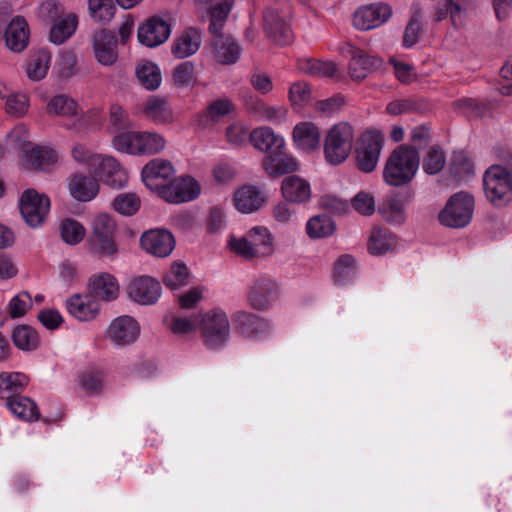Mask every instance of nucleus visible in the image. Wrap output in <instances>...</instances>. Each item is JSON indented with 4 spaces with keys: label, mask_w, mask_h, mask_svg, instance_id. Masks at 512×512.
Here are the masks:
<instances>
[{
    "label": "nucleus",
    "mask_w": 512,
    "mask_h": 512,
    "mask_svg": "<svg viewBox=\"0 0 512 512\" xmlns=\"http://www.w3.org/2000/svg\"><path fill=\"white\" fill-rule=\"evenodd\" d=\"M351 59L349 62V75L353 80L361 81L368 74L378 70L383 61L380 57L367 54L360 48L349 46Z\"/></svg>",
    "instance_id": "obj_23"
},
{
    "label": "nucleus",
    "mask_w": 512,
    "mask_h": 512,
    "mask_svg": "<svg viewBox=\"0 0 512 512\" xmlns=\"http://www.w3.org/2000/svg\"><path fill=\"white\" fill-rule=\"evenodd\" d=\"M384 145V138L376 130L361 134L355 149V160L358 169L364 173L375 170Z\"/></svg>",
    "instance_id": "obj_8"
},
{
    "label": "nucleus",
    "mask_w": 512,
    "mask_h": 512,
    "mask_svg": "<svg viewBox=\"0 0 512 512\" xmlns=\"http://www.w3.org/2000/svg\"><path fill=\"white\" fill-rule=\"evenodd\" d=\"M171 53L177 59H184L192 55V31L190 29H186L174 39Z\"/></svg>",
    "instance_id": "obj_63"
},
{
    "label": "nucleus",
    "mask_w": 512,
    "mask_h": 512,
    "mask_svg": "<svg viewBox=\"0 0 512 512\" xmlns=\"http://www.w3.org/2000/svg\"><path fill=\"white\" fill-rule=\"evenodd\" d=\"M250 143L258 150L265 151L267 154L285 148V141L274 133L269 127H260L250 132Z\"/></svg>",
    "instance_id": "obj_33"
},
{
    "label": "nucleus",
    "mask_w": 512,
    "mask_h": 512,
    "mask_svg": "<svg viewBox=\"0 0 512 512\" xmlns=\"http://www.w3.org/2000/svg\"><path fill=\"white\" fill-rule=\"evenodd\" d=\"M50 54L46 50H40L30 56L26 64V75L32 81L43 79L50 65Z\"/></svg>",
    "instance_id": "obj_44"
},
{
    "label": "nucleus",
    "mask_w": 512,
    "mask_h": 512,
    "mask_svg": "<svg viewBox=\"0 0 512 512\" xmlns=\"http://www.w3.org/2000/svg\"><path fill=\"white\" fill-rule=\"evenodd\" d=\"M474 197L464 191L452 195L444 209L439 214L441 224L451 228H463L472 219Z\"/></svg>",
    "instance_id": "obj_7"
},
{
    "label": "nucleus",
    "mask_w": 512,
    "mask_h": 512,
    "mask_svg": "<svg viewBox=\"0 0 512 512\" xmlns=\"http://www.w3.org/2000/svg\"><path fill=\"white\" fill-rule=\"evenodd\" d=\"M28 382V376L22 372L0 373V399L7 402L14 398V394L23 390Z\"/></svg>",
    "instance_id": "obj_38"
},
{
    "label": "nucleus",
    "mask_w": 512,
    "mask_h": 512,
    "mask_svg": "<svg viewBox=\"0 0 512 512\" xmlns=\"http://www.w3.org/2000/svg\"><path fill=\"white\" fill-rule=\"evenodd\" d=\"M139 157L154 156L166 148L165 137L152 130H138Z\"/></svg>",
    "instance_id": "obj_39"
},
{
    "label": "nucleus",
    "mask_w": 512,
    "mask_h": 512,
    "mask_svg": "<svg viewBox=\"0 0 512 512\" xmlns=\"http://www.w3.org/2000/svg\"><path fill=\"white\" fill-rule=\"evenodd\" d=\"M190 283L189 267L182 261L178 260L172 263L170 271L164 277V284L171 291L177 293Z\"/></svg>",
    "instance_id": "obj_43"
},
{
    "label": "nucleus",
    "mask_w": 512,
    "mask_h": 512,
    "mask_svg": "<svg viewBox=\"0 0 512 512\" xmlns=\"http://www.w3.org/2000/svg\"><path fill=\"white\" fill-rule=\"evenodd\" d=\"M67 189L74 200L90 202L97 197L100 185L91 174L76 171L67 178Z\"/></svg>",
    "instance_id": "obj_21"
},
{
    "label": "nucleus",
    "mask_w": 512,
    "mask_h": 512,
    "mask_svg": "<svg viewBox=\"0 0 512 512\" xmlns=\"http://www.w3.org/2000/svg\"><path fill=\"white\" fill-rule=\"evenodd\" d=\"M6 407L19 420L32 422L39 419L40 413L37 404L26 396L16 395L14 398L8 399Z\"/></svg>",
    "instance_id": "obj_35"
},
{
    "label": "nucleus",
    "mask_w": 512,
    "mask_h": 512,
    "mask_svg": "<svg viewBox=\"0 0 512 512\" xmlns=\"http://www.w3.org/2000/svg\"><path fill=\"white\" fill-rule=\"evenodd\" d=\"M89 293L96 299L104 302L116 300L120 294V286L116 277L110 273L102 272L89 279Z\"/></svg>",
    "instance_id": "obj_25"
},
{
    "label": "nucleus",
    "mask_w": 512,
    "mask_h": 512,
    "mask_svg": "<svg viewBox=\"0 0 512 512\" xmlns=\"http://www.w3.org/2000/svg\"><path fill=\"white\" fill-rule=\"evenodd\" d=\"M128 298L144 306L154 305L162 295L160 282L149 275H141L133 278L126 287Z\"/></svg>",
    "instance_id": "obj_11"
},
{
    "label": "nucleus",
    "mask_w": 512,
    "mask_h": 512,
    "mask_svg": "<svg viewBox=\"0 0 512 512\" xmlns=\"http://www.w3.org/2000/svg\"><path fill=\"white\" fill-rule=\"evenodd\" d=\"M378 211L391 224H402L406 218L403 201L397 197L384 200Z\"/></svg>",
    "instance_id": "obj_50"
},
{
    "label": "nucleus",
    "mask_w": 512,
    "mask_h": 512,
    "mask_svg": "<svg viewBox=\"0 0 512 512\" xmlns=\"http://www.w3.org/2000/svg\"><path fill=\"white\" fill-rule=\"evenodd\" d=\"M117 223L108 213H96L90 222L87 240L89 252L97 257L114 260L119 254L116 241Z\"/></svg>",
    "instance_id": "obj_2"
},
{
    "label": "nucleus",
    "mask_w": 512,
    "mask_h": 512,
    "mask_svg": "<svg viewBox=\"0 0 512 512\" xmlns=\"http://www.w3.org/2000/svg\"><path fill=\"white\" fill-rule=\"evenodd\" d=\"M100 155L101 153L95 151L85 143L77 142L73 144L71 148V157L73 161L77 165L85 168L89 174L95 166Z\"/></svg>",
    "instance_id": "obj_48"
},
{
    "label": "nucleus",
    "mask_w": 512,
    "mask_h": 512,
    "mask_svg": "<svg viewBox=\"0 0 512 512\" xmlns=\"http://www.w3.org/2000/svg\"><path fill=\"white\" fill-rule=\"evenodd\" d=\"M88 9L93 19L108 22L113 18L116 6L114 0H88Z\"/></svg>",
    "instance_id": "obj_60"
},
{
    "label": "nucleus",
    "mask_w": 512,
    "mask_h": 512,
    "mask_svg": "<svg viewBox=\"0 0 512 512\" xmlns=\"http://www.w3.org/2000/svg\"><path fill=\"white\" fill-rule=\"evenodd\" d=\"M277 298V284L271 278L262 277L255 281L248 300L257 310L268 309Z\"/></svg>",
    "instance_id": "obj_26"
},
{
    "label": "nucleus",
    "mask_w": 512,
    "mask_h": 512,
    "mask_svg": "<svg viewBox=\"0 0 512 512\" xmlns=\"http://www.w3.org/2000/svg\"><path fill=\"white\" fill-rule=\"evenodd\" d=\"M140 336L138 321L129 315L113 319L105 331V338L117 347L133 344Z\"/></svg>",
    "instance_id": "obj_12"
},
{
    "label": "nucleus",
    "mask_w": 512,
    "mask_h": 512,
    "mask_svg": "<svg viewBox=\"0 0 512 512\" xmlns=\"http://www.w3.org/2000/svg\"><path fill=\"white\" fill-rule=\"evenodd\" d=\"M145 116L156 124H166L172 121V111L165 99L152 96L144 105Z\"/></svg>",
    "instance_id": "obj_42"
},
{
    "label": "nucleus",
    "mask_w": 512,
    "mask_h": 512,
    "mask_svg": "<svg viewBox=\"0 0 512 512\" xmlns=\"http://www.w3.org/2000/svg\"><path fill=\"white\" fill-rule=\"evenodd\" d=\"M446 164V157L443 150L438 146H432L423 157L422 168L426 174L436 175L443 170Z\"/></svg>",
    "instance_id": "obj_58"
},
{
    "label": "nucleus",
    "mask_w": 512,
    "mask_h": 512,
    "mask_svg": "<svg viewBox=\"0 0 512 512\" xmlns=\"http://www.w3.org/2000/svg\"><path fill=\"white\" fill-rule=\"evenodd\" d=\"M263 29L266 36L280 46L288 45L293 40V33L286 16L276 8H266L263 12Z\"/></svg>",
    "instance_id": "obj_16"
},
{
    "label": "nucleus",
    "mask_w": 512,
    "mask_h": 512,
    "mask_svg": "<svg viewBox=\"0 0 512 512\" xmlns=\"http://www.w3.org/2000/svg\"><path fill=\"white\" fill-rule=\"evenodd\" d=\"M335 229V222L326 214L313 216L306 224V233L312 239L329 237Z\"/></svg>",
    "instance_id": "obj_45"
},
{
    "label": "nucleus",
    "mask_w": 512,
    "mask_h": 512,
    "mask_svg": "<svg viewBox=\"0 0 512 512\" xmlns=\"http://www.w3.org/2000/svg\"><path fill=\"white\" fill-rule=\"evenodd\" d=\"M198 327L204 345L213 350L223 348L230 338L231 326L228 316L221 308H213L194 316V329Z\"/></svg>",
    "instance_id": "obj_4"
},
{
    "label": "nucleus",
    "mask_w": 512,
    "mask_h": 512,
    "mask_svg": "<svg viewBox=\"0 0 512 512\" xmlns=\"http://www.w3.org/2000/svg\"><path fill=\"white\" fill-rule=\"evenodd\" d=\"M233 4L234 0H224L208 9L211 52L215 61L224 65L236 63L242 51L238 42L231 35L222 32Z\"/></svg>",
    "instance_id": "obj_1"
},
{
    "label": "nucleus",
    "mask_w": 512,
    "mask_h": 512,
    "mask_svg": "<svg viewBox=\"0 0 512 512\" xmlns=\"http://www.w3.org/2000/svg\"><path fill=\"white\" fill-rule=\"evenodd\" d=\"M177 310L165 317L169 330L175 335L188 334L192 329V290L177 295Z\"/></svg>",
    "instance_id": "obj_18"
},
{
    "label": "nucleus",
    "mask_w": 512,
    "mask_h": 512,
    "mask_svg": "<svg viewBox=\"0 0 512 512\" xmlns=\"http://www.w3.org/2000/svg\"><path fill=\"white\" fill-rule=\"evenodd\" d=\"M170 33V25L162 18L154 16L139 26L137 38L142 45L154 48L163 44L169 38Z\"/></svg>",
    "instance_id": "obj_20"
},
{
    "label": "nucleus",
    "mask_w": 512,
    "mask_h": 512,
    "mask_svg": "<svg viewBox=\"0 0 512 512\" xmlns=\"http://www.w3.org/2000/svg\"><path fill=\"white\" fill-rule=\"evenodd\" d=\"M228 247L232 252L245 259L249 260L258 257L255 252L256 248L251 245L248 237L236 238L231 236L228 241Z\"/></svg>",
    "instance_id": "obj_64"
},
{
    "label": "nucleus",
    "mask_w": 512,
    "mask_h": 512,
    "mask_svg": "<svg viewBox=\"0 0 512 512\" xmlns=\"http://www.w3.org/2000/svg\"><path fill=\"white\" fill-rule=\"evenodd\" d=\"M32 307V299L28 292L22 291L13 296L7 305V313L11 318L24 316Z\"/></svg>",
    "instance_id": "obj_62"
},
{
    "label": "nucleus",
    "mask_w": 512,
    "mask_h": 512,
    "mask_svg": "<svg viewBox=\"0 0 512 512\" xmlns=\"http://www.w3.org/2000/svg\"><path fill=\"white\" fill-rule=\"evenodd\" d=\"M232 321L236 332L245 338L263 339L272 331L270 321L254 313L238 311Z\"/></svg>",
    "instance_id": "obj_13"
},
{
    "label": "nucleus",
    "mask_w": 512,
    "mask_h": 512,
    "mask_svg": "<svg viewBox=\"0 0 512 512\" xmlns=\"http://www.w3.org/2000/svg\"><path fill=\"white\" fill-rule=\"evenodd\" d=\"M298 68L313 76L333 77L337 71L335 63L318 59H301Z\"/></svg>",
    "instance_id": "obj_52"
},
{
    "label": "nucleus",
    "mask_w": 512,
    "mask_h": 512,
    "mask_svg": "<svg viewBox=\"0 0 512 512\" xmlns=\"http://www.w3.org/2000/svg\"><path fill=\"white\" fill-rule=\"evenodd\" d=\"M421 18V7L419 5H414L413 14L406 26L403 36V46L405 48H411L418 42L419 36L422 32Z\"/></svg>",
    "instance_id": "obj_54"
},
{
    "label": "nucleus",
    "mask_w": 512,
    "mask_h": 512,
    "mask_svg": "<svg viewBox=\"0 0 512 512\" xmlns=\"http://www.w3.org/2000/svg\"><path fill=\"white\" fill-rule=\"evenodd\" d=\"M427 108L426 102L420 97H409L391 101L386 106V112L390 115L423 112Z\"/></svg>",
    "instance_id": "obj_46"
},
{
    "label": "nucleus",
    "mask_w": 512,
    "mask_h": 512,
    "mask_svg": "<svg viewBox=\"0 0 512 512\" xmlns=\"http://www.w3.org/2000/svg\"><path fill=\"white\" fill-rule=\"evenodd\" d=\"M173 234L164 228H155L140 236V246L149 255L158 258L168 257L175 248Z\"/></svg>",
    "instance_id": "obj_15"
},
{
    "label": "nucleus",
    "mask_w": 512,
    "mask_h": 512,
    "mask_svg": "<svg viewBox=\"0 0 512 512\" xmlns=\"http://www.w3.org/2000/svg\"><path fill=\"white\" fill-rule=\"evenodd\" d=\"M397 244L396 236L388 229L375 227L368 241V251L372 255H383L392 251Z\"/></svg>",
    "instance_id": "obj_36"
},
{
    "label": "nucleus",
    "mask_w": 512,
    "mask_h": 512,
    "mask_svg": "<svg viewBox=\"0 0 512 512\" xmlns=\"http://www.w3.org/2000/svg\"><path fill=\"white\" fill-rule=\"evenodd\" d=\"M80 107L75 99L66 94H59L52 97L46 106V113L49 116H58L64 118L76 117L77 121L68 126L69 130L76 133L82 131L81 125L86 122L87 115L79 116Z\"/></svg>",
    "instance_id": "obj_17"
},
{
    "label": "nucleus",
    "mask_w": 512,
    "mask_h": 512,
    "mask_svg": "<svg viewBox=\"0 0 512 512\" xmlns=\"http://www.w3.org/2000/svg\"><path fill=\"white\" fill-rule=\"evenodd\" d=\"M130 128H132V121L128 112L119 104H112L109 108V133L114 136Z\"/></svg>",
    "instance_id": "obj_51"
},
{
    "label": "nucleus",
    "mask_w": 512,
    "mask_h": 512,
    "mask_svg": "<svg viewBox=\"0 0 512 512\" xmlns=\"http://www.w3.org/2000/svg\"><path fill=\"white\" fill-rule=\"evenodd\" d=\"M392 14L388 4H371L358 8L353 16V24L359 30H371L384 24Z\"/></svg>",
    "instance_id": "obj_19"
},
{
    "label": "nucleus",
    "mask_w": 512,
    "mask_h": 512,
    "mask_svg": "<svg viewBox=\"0 0 512 512\" xmlns=\"http://www.w3.org/2000/svg\"><path fill=\"white\" fill-rule=\"evenodd\" d=\"M483 189L492 206H507L512 202V171L502 165H491L483 175Z\"/></svg>",
    "instance_id": "obj_5"
},
{
    "label": "nucleus",
    "mask_w": 512,
    "mask_h": 512,
    "mask_svg": "<svg viewBox=\"0 0 512 512\" xmlns=\"http://www.w3.org/2000/svg\"><path fill=\"white\" fill-rule=\"evenodd\" d=\"M50 210V200L34 189H28L23 192L20 199V212L25 222L33 227H39Z\"/></svg>",
    "instance_id": "obj_10"
},
{
    "label": "nucleus",
    "mask_w": 512,
    "mask_h": 512,
    "mask_svg": "<svg viewBox=\"0 0 512 512\" xmlns=\"http://www.w3.org/2000/svg\"><path fill=\"white\" fill-rule=\"evenodd\" d=\"M160 195L165 201L172 204H181L192 199V177L189 175L173 179Z\"/></svg>",
    "instance_id": "obj_29"
},
{
    "label": "nucleus",
    "mask_w": 512,
    "mask_h": 512,
    "mask_svg": "<svg viewBox=\"0 0 512 512\" xmlns=\"http://www.w3.org/2000/svg\"><path fill=\"white\" fill-rule=\"evenodd\" d=\"M30 99L25 93H12L6 98L5 111L14 118L25 116L29 110Z\"/></svg>",
    "instance_id": "obj_59"
},
{
    "label": "nucleus",
    "mask_w": 512,
    "mask_h": 512,
    "mask_svg": "<svg viewBox=\"0 0 512 512\" xmlns=\"http://www.w3.org/2000/svg\"><path fill=\"white\" fill-rule=\"evenodd\" d=\"M252 246L256 248L258 257L272 253V236L269 230L263 226L253 227L247 234Z\"/></svg>",
    "instance_id": "obj_49"
},
{
    "label": "nucleus",
    "mask_w": 512,
    "mask_h": 512,
    "mask_svg": "<svg viewBox=\"0 0 512 512\" xmlns=\"http://www.w3.org/2000/svg\"><path fill=\"white\" fill-rule=\"evenodd\" d=\"M135 74L139 84L146 90H156L162 82V73L159 66L149 60L137 64Z\"/></svg>",
    "instance_id": "obj_37"
},
{
    "label": "nucleus",
    "mask_w": 512,
    "mask_h": 512,
    "mask_svg": "<svg viewBox=\"0 0 512 512\" xmlns=\"http://www.w3.org/2000/svg\"><path fill=\"white\" fill-rule=\"evenodd\" d=\"M283 150L284 148H280L263 158V168L271 177H278L297 169L295 159L286 155Z\"/></svg>",
    "instance_id": "obj_31"
},
{
    "label": "nucleus",
    "mask_w": 512,
    "mask_h": 512,
    "mask_svg": "<svg viewBox=\"0 0 512 512\" xmlns=\"http://www.w3.org/2000/svg\"><path fill=\"white\" fill-rule=\"evenodd\" d=\"M354 141V129L341 122L331 127L324 141V155L328 163L339 165L350 155Z\"/></svg>",
    "instance_id": "obj_6"
},
{
    "label": "nucleus",
    "mask_w": 512,
    "mask_h": 512,
    "mask_svg": "<svg viewBox=\"0 0 512 512\" xmlns=\"http://www.w3.org/2000/svg\"><path fill=\"white\" fill-rule=\"evenodd\" d=\"M266 198L254 185L246 184L236 190L234 204L238 211L246 214L259 210L265 203Z\"/></svg>",
    "instance_id": "obj_27"
},
{
    "label": "nucleus",
    "mask_w": 512,
    "mask_h": 512,
    "mask_svg": "<svg viewBox=\"0 0 512 512\" xmlns=\"http://www.w3.org/2000/svg\"><path fill=\"white\" fill-rule=\"evenodd\" d=\"M60 233L66 244L76 245L84 239L86 229L79 221L67 218L60 225Z\"/></svg>",
    "instance_id": "obj_56"
},
{
    "label": "nucleus",
    "mask_w": 512,
    "mask_h": 512,
    "mask_svg": "<svg viewBox=\"0 0 512 512\" xmlns=\"http://www.w3.org/2000/svg\"><path fill=\"white\" fill-rule=\"evenodd\" d=\"M29 35L27 21L23 17L17 16L11 20L6 28V45L13 52H21L28 45Z\"/></svg>",
    "instance_id": "obj_28"
},
{
    "label": "nucleus",
    "mask_w": 512,
    "mask_h": 512,
    "mask_svg": "<svg viewBox=\"0 0 512 512\" xmlns=\"http://www.w3.org/2000/svg\"><path fill=\"white\" fill-rule=\"evenodd\" d=\"M449 170L456 180L461 181L474 174V165L464 151H459L453 153Z\"/></svg>",
    "instance_id": "obj_53"
},
{
    "label": "nucleus",
    "mask_w": 512,
    "mask_h": 512,
    "mask_svg": "<svg viewBox=\"0 0 512 512\" xmlns=\"http://www.w3.org/2000/svg\"><path fill=\"white\" fill-rule=\"evenodd\" d=\"M431 142V129L426 125L416 126L411 130L409 143L406 145L412 152L420 155V151L428 147Z\"/></svg>",
    "instance_id": "obj_61"
},
{
    "label": "nucleus",
    "mask_w": 512,
    "mask_h": 512,
    "mask_svg": "<svg viewBox=\"0 0 512 512\" xmlns=\"http://www.w3.org/2000/svg\"><path fill=\"white\" fill-rule=\"evenodd\" d=\"M320 132L312 122H300L293 129V141L297 148L309 152L320 146Z\"/></svg>",
    "instance_id": "obj_32"
},
{
    "label": "nucleus",
    "mask_w": 512,
    "mask_h": 512,
    "mask_svg": "<svg viewBox=\"0 0 512 512\" xmlns=\"http://www.w3.org/2000/svg\"><path fill=\"white\" fill-rule=\"evenodd\" d=\"M175 173L176 170L169 160L155 158L144 165L141 170V179L148 189L161 193V190L167 186L165 183Z\"/></svg>",
    "instance_id": "obj_14"
},
{
    "label": "nucleus",
    "mask_w": 512,
    "mask_h": 512,
    "mask_svg": "<svg viewBox=\"0 0 512 512\" xmlns=\"http://www.w3.org/2000/svg\"><path fill=\"white\" fill-rule=\"evenodd\" d=\"M281 192L283 197L291 203H305L311 196L309 182L297 175H290L284 178Z\"/></svg>",
    "instance_id": "obj_30"
},
{
    "label": "nucleus",
    "mask_w": 512,
    "mask_h": 512,
    "mask_svg": "<svg viewBox=\"0 0 512 512\" xmlns=\"http://www.w3.org/2000/svg\"><path fill=\"white\" fill-rule=\"evenodd\" d=\"M28 168L46 170L58 161V153L49 147H31L23 154Z\"/></svg>",
    "instance_id": "obj_34"
},
{
    "label": "nucleus",
    "mask_w": 512,
    "mask_h": 512,
    "mask_svg": "<svg viewBox=\"0 0 512 512\" xmlns=\"http://www.w3.org/2000/svg\"><path fill=\"white\" fill-rule=\"evenodd\" d=\"M12 339L14 345L23 351H33L40 343L38 333L30 326H17L13 333Z\"/></svg>",
    "instance_id": "obj_47"
},
{
    "label": "nucleus",
    "mask_w": 512,
    "mask_h": 512,
    "mask_svg": "<svg viewBox=\"0 0 512 512\" xmlns=\"http://www.w3.org/2000/svg\"><path fill=\"white\" fill-rule=\"evenodd\" d=\"M112 148L121 154L139 157L138 130L128 129L112 136Z\"/></svg>",
    "instance_id": "obj_40"
},
{
    "label": "nucleus",
    "mask_w": 512,
    "mask_h": 512,
    "mask_svg": "<svg viewBox=\"0 0 512 512\" xmlns=\"http://www.w3.org/2000/svg\"><path fill=\"white\" fill-rule=\"evenodd\" d=\"M90 174L97 180L114 189L124 188L128 183V173L120 161L109 154L99 156Z\"/></svg>",
    "instance_id": "obj_9"
},
{
    "label": "nucleus",
    "mask_w": 512,
    "mask_h": 512,
    "mask_svg": "<svg viewBox=\"0 0 512 512\" xmlns=\"http://www.w3.org/2000/svg\"><path fill=\"white\" fill-rule=\"evenodd\" d=\"M66 308L72 317L81 322L91 321L100 313V305L90 293L70 296L66 300Z\"/></svg>",
    "instance_id": "obj_24"
},
{
    "label": "nucleus",
    "mask_w": 512,
    "mask_h": 512,
    "mask_svg": "<svg viewBox=\"0 0 512 512\" xmlns=\"http://www.w3.org/2000/svg\"><path fill=\"white\" fill-rule=\"evenodd\" d=\"M140 206V197L131 192L118 194L112 201V208L123 216L134 215Z\"/></svg>",
    "instance_id": "obj_55"
},
{
    "label": "nucleus",
    "mask_w": 512,
    "mask_h": 512,
    "mask_svg": "<svg viewBox=\"0 0 512 512\" xmlns=\"http://www.w3.org/2000/svg\"><path fill=\"white\" fill-rule=\"evenodd\" d=\"M355 259L345 254L339 257L334 267V281L338 285L349 283L355 276Z\"/></svg>",
    "instance_id": "obj_57"
},
{
    "label": "nucleus",
    "mask_w": 512,
    "mask_h": 512,
    "mask_svg": "<svg viewBox=\"0 0 512 512\" xmlns=\"http://www.w3.org/2000/svg\"><path fill=\"white\" fill-rule=\"evenodd\" d=\"M92 50L96 61L102 66L110 67L118 60L117 39L111 31L96 32L92 40Z\"/></svg>",
    "instance_id": "obj_22"
},
{
    "label": "nucleus",
    "mask_w": 512,
    "mask_h": 512,
    "mask_svg": "<svg viewBox=\"0 0 512 512\" xmlns=\"http://www.w3.org/2000/svg\"><path fill=\"white\" fill-rule=\"evenodd\" d=\"M420 166V155L406 144L397 146L388 156L383 169V180L390 186L402 187L415 177Z\"/></svg>",
    "instance_id": "obj_3"
},
{
    "label": "nucleus",
    "mask_w": 512,
    "mask_h": 512,
    "mask_svg": "<svg viewBox=\"0 0 512 512\" xmlns=\"http://www.w3.org/2000/svg\"><path fill=\"white\" fill-rule=\"evenodd\" d=\"M78 19L75 14L63 15L57 19L50 31V41L60 45L70 38L76 31Z\"/></svg>",
    "instance_id": "obj_41"
}]
</instances>
